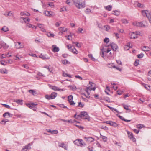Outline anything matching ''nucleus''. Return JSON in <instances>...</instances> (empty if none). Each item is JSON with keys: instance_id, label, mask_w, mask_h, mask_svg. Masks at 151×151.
<instances>
[{"instance_id": "obj_55", "label": "nucleus", "mask_w": 151, "mask_h": 151, "mask_svg": "<svg viewBox=\"0 0 151 151\" xmlns=\"http://www.w3.org/2000/svg\"><path fill=\"white\" fill-rule=\"evenodd\" d=\"M66 3L68 5H70L72 3V1L71 0H67Z\"/></svg>"}, {"instance_id": "obj_57", "label": "nucleus", "mask_w": 151, "mask_h": 151, "mask_svg": "<svg viewBox=\"0 0 151 151\" xmlns=\"http://www.w3.org/2000/svg\"><path fill=\"white\" fill-rule=\"evenodd\" d=\"M143 56L144 54L142 53H141L137 55V57L138 58H142L143 57Z\"/></svg>"}, {"instance_id": "obj_17", "label": "nucleus", "mask_w": 151, "mask_h": 151, "mask_svg": "<svg viewBox=\"0 0 151 151\" xmlns=\"http://www.w3.org/2000/svg\"><path fill=\"white\" fill-rule=\"evenodd\" d=\"M52 51L54 52H57L59 51V48L56 47V45H53L52 46Z\"/></svg>"}, {"instance_id": "obj_20", "label": "nucleus", "mask_w": 151, "mask_h": 151, "mask_svg": "<svg viewBox=\"0 0 151 151\" xmlns=\"http://www.w3.org/2000/svg\"><path fill=\"white\" fill-rule=\"evenodd\" d=\"M52 12H51L47 11H45L43 12L44 14L45 15L49 17L51 16L52 15Z\"/></svg>"}, {"instance_id": "obj_11", "label": "nucleus", "mask_w": 151, "mask_h": 151, "mask_svg": "<svg viewBox=\"0 0 151 151\" xmlns=\"http://www.w3.org/2000/svg\"><path fill=\"white\" fill-rule=\"evenodd\" d=\"M73 96L72 95H70L68 97V101L71 105H74L75 104V103L73 101Z\"/></svg>"}, {"instance_id": "obj_54", "label": "nucleus", "mask_w": 151, "mask_h": 151, "mask_svg": "<svg viewBox=\"0 0 151 151\" xmlns=\"http://www.w3.org/2000/svg\"><path fill=\"white\" fill-rule=\"evenodd\" d=\"M114 36L116 39H118L119 38V34L117 33H114Z\"/></svg>"}, {"instance_id": "obj_47", "label": "nucleus", "mask_w": 151, "mask_h": 151, "mask_svg": "<svg viewBox=\"0 0 151 151\" xmlns=\"http://www.w3.org/2000/svg\"><path fill=\"white\" fill-rule=\"evenodd\" d=\"M119 117L121 119H122V120H123L124 121H125V122H130L131 121L130 120H127V119H125L124 118L121 116H119Z\"/></svg>"}, {"instance_id": "obj_46", "label": "nucleus", "mask_w": 151, "mask_h": 151, "mask_svg": "<svg viewBox=\"0 0 151 151\" xmlns=\"http://www.w3.org/2000/svg\"><path fill=\"white\" fill-rule=\"evenodd\" d=\"M107 66L109 68H114L115 67V66L113 63H109L107 64Z\"/></svg>"}, {"instance_id": "obj_41", "label": "nucleus", "mask_w": 151, "mask_h": 151, "mask_svg": "<svg viewBox=\"0 0 151 151\" xmlns=\"http://www.w3.org/2000/svg\"><path fill=\"white\" fill-rule=\"evenodd\" d=\"M113 14L116 16H118L120 14V12L119 11L116 10L113 11Z\"/></svg>"}, {"instance_id": "obj_32", "label": "nucleus", "mask_w": 151, "mask_h": 151, "mask_svg": "<svg viewBox=\"0 0 151 151\" xmlns=\"http://www.w3.org/2000/svg\"><path fill=\"white\" fill-rule=\"evenodd\" d=\"M143 85L147 90L149 91L151 90V87L149 85L146 84H143Z\"/></svg>"}, {"instance_id": "obj_4", "label": "nucleus", "mask_w": 151, "mask_h": 151, "mask_svg": "<svg viewBox=\"0 0 151 151\" xmlns=\"http://www.w3.org/2000/svg\"><path fill=\"white\" fill-rule=\"evenodd\" d=\"M96 88V85L95 83L90 81L88 86L86 88L85 90L88 94L89 95L90 93L89 91H90L92 90L94 91L95 90Z\"/></svg>"}, {"instance_id": "obj_52", "label": "nucleus", "mask_w": 151, "mask_h": 151, "mask_svg": "<svg viewBox=\"0 0 151 151\" xmlns=\"http://www.w3.org/2000/svg\"><path fill=\"white\" fill-rule=\"evenodd\" d=\"M3 45V47H4L5 48H7L9 47V46L6 45V43H5L4 42L2 43Z\"/></svg>"}, {"instance_id": "obj_64", "label": "nucleus", "mask_w": 151, "mask_h": 151, "mask_svg": "<svg viewBox=\"0 0 151 151\" xmlns=\"http://www.w3.org/2000/svg\"><path fill=\"white\" fill-rule=\"evenodd\" d=\"M104 28H105V30L106 31H108L110 29V27L108 25L104 26Z\"/></svg>"}, {"instance_id": "obj_40", "label": "nucleus", "mask_w": 151, "mask_h": 151, "mask_svg": "<svg viewBox=\"0 0 151 151\" xmlns=\"http://www.w3.org/2000/svg\"><path fill=\"white\" fill-rule=\"evenodd\" d=\"M63 76L64 77H68L70 78H71L72 77V75L69 74H68L67 73H65L64 72H63Z\"/></svg>"}, {"instance_id": "obj_3", "label": "nucleus", "mask_w": 151, "mask_h": 151, "mask_svg": "<svg viewBox=\"0 0 151 151\" xmlns=\"http://www.w3.org/2000/svg\"><path fill=\"white\" fill-rule=\"evenodd\" d=\"M76 119H79V118H81L83 119H89V117L87 112L85 111L81 112L80 115H77L75 114L74 116Z\"/></svg>"}, {"instance_id": "obj_37", "label": "nucleus", "mask_w": 151, "mask_h": 151, "mask_svg": "<svg viewBox=\"0 0 151 151\" xmlns=\"http://www.w3.org/2000/svg\"><path fill=\"white\" fill-rule=\"evenodd\" d=\"M65 37H67V39L69 40H71L72 39V34L71 33H70L69 35L68 36H65Z\"/></svg>"}, {"instance_id": "obj_34", "label": "nucleus", "mask_w": 151, "mask_h": 151, "mask_svg": "<svg viewBox=\"0 0 151 151\" xmlns=\"http://www.w3.org/2000/svg\"><path fill=\"white\" fill-rule=\"evenodd\" d=\"M21 19H22L25 23H26L27 22H29L30 20V19L28 17L24 18L23 17H21Z\"/></svg>"}, {"instance_id": "obj_38", "label": "nucleus", "mask_w": 151, "mask_h": 151, "mask_svg": "<svg viewBox=\"0 0 151 151\" xmlns=\"http://www.w3.org/2000/svg\"><path fill=\"white\" fill-rule=\"evenodd\" d=\"M112 8V6L111 5H109L106 6L105 7V8L106 10L108 11H110L111 10Z\"/></svg>"}, {"instance_id": "obj_14", "label": "nucleus", "mask_w": 151, "mask_h": 151, "mask_svg": "<svg viewBox=\"0 0 151 151\" xmlns=\"http://www.w3.org/2000/svg\"><path fill=\"white\" fill-rule=\"evenodd\" d=\"M105 123L107 124H109L111 126H113L114 127H116L118 126V124L115 122H112L111 121H107L105 122Z\"/></svg>"}, {"instance_id": "obj_10", "label": "nucleus", "mask_w": 151, "mask_h": 151, "mask_svg": "<svg viewBox=\"0 0 151 151\" xmlns=\"http://www.w3.org/2000/svg\"><path fill=\"white\" fill-rule=\"evenodd\" d=\"M15 46L17 49H20L24 47V45L23 43H21L20 42H15Z\"/></svg>"}, {"instance_id": "obj_45", "label": "nucleus", "mask_w": 151, "mask_h": 151, "mask_svg": "<svg viewBox=\"0 0 151 151\" xmlns=\"http://www.w3.org/2000/svg\"><path fill=\"white\" fill-rule=\"evenodd\" d=\"M123 107L126 110H128L129 111H130V110L129 109V107L128 106L125 104H123Z\"/></svg>"}, {"instance_id": "obj_43", "label": "nucleus", "mask_w": 151, "mask_h": 151, "mask_svg": "<svg viewBox=\"0 0 151 151\" xmlns=\"http://www.w3.org/2000/svg\"><path fill=\"white\" fill-rule=\"evenodd\" d=\"M100 138H101L104 142H106L107 140V138L106 136L101 135Z\"/></svg>"}, {"instance_id": "obj_27", "label": "nucleus", "mask_w": 151, "mask_h": 151, "mask_svg": "<svg viewBox=\"0 0 151 151\" xmlns=\"http://www.w3.org/2000/svg\"><path fill=\"white\" fill-rule=\"evenodd\" d=\"M29 146H30L29 144L25 146L22 149V151H27V149L30 148Z\"/></svg>"}, {"instance_id": "obj_18", "label": "nucleus", "mask_w": 151, "mask_h": 151, "mask_svg": "<svg viewBox=\"0 0 151 151\" xmlns=\"http://www.w3.org/2000/svg\"><path fill=\"white\" fill-rule=\"evenodd\" d=\"M39 57L43 60L49 59L50 58V57L46 55H44L42 54L40 55Z\"/></svg>"}, {"instance_id": "obj_63", "label": "nucleus", "mask_w": 151, "mask_h": 151, "mask_svg": "<svg viewBox=\"0 0 151 151\" xmlns=\"http://www.w3.org/2000/svg\"><path fill=\"white\" fill-rule=\"evenodd\" d=\"M61 24V22H57L55 24V26L56 27H58Z\"/></svg>"}, {"instance_id": "obj_42", "label": "nucleus", "mask_w": 151, "mask_h": 151, "mask_svg": "<svg viewBox=\"0 0 151 151\" xmlns=\"http://www.w3.org/2000/svg\"><path fill=\"white\" fill-rule=\"evenodd\" d=\"M59 30L60 31H62L64 32H66L68 30V29L64 28V27H60L59 28Z\"/></svg>"}, {"instance_id": "obj_49", "label": "nucleus", "mask_w": 151, "mask_h": 151, "mask_svg": "<svg viewBox=\"0 0 151 151\" xmlns=\"http://www.w3.org/2000/svg\"><path fill=\"white\" fill-rule=\"evenodd\" d=\"M29 92L30 93H32L33 95H35L36 94L35 91L34 90H29Z\"/></svg>"}, {"instance_id": "obj_30", "label": "nucleus", "mask_w": 151, "mask_h": 151, "mask_svg": "<svg viewBox=\"0 0 151 151\" xmlns=\"http://www.w3.org/2000/svg\"><path fill=\"white\" fill-rule=\"evenodd\" d=\"M20 14L21 16L26 15L28 16H29L30 15L29 13L26 12H21L20 13Z\"/></svg>"}, {"instance_id": "obj_62", "label": "nucleus", "mask_w": 151, "mask_h": 151, "mask_svg": "<svg viewBox=\"0 0 151 151\" xmlns=\"http://www.w3.org/2000/svg\"><path fill=\"white\" fill-rule=\"evenodd\" d=\"M122 22L124 24H127L128 23V21L126 19H122Z\"/></svg>"}, {"instance_id": "obj_25", "label": "nucleus", "mask_w": 151, "mask_h": 151, "mask_svg": "<svg viewBox=\"0 0 151 151\" xmlns=\"http://www.w3.org/2000/svg\"><path fill=\"white\" fill-rule=\"evenodd\" d=\"M136 127L139 129H141L142 128H145L146 127L143 124H137L136 125Z\"/></svg>"}, {"instance_id": "obj_50", "label": "nucleus", "mask_w": 151, "mask_h": 151, "mask_svg": "<svg viewBox=\"0 0 151 151\" xmlns=\"http://www.w3.org/2000/svg\"><path fill=\"white\" fill-rule=\"evenodd\" d=\"M88 56L89 58L91 59L93 61H95L96 60L95 58L93 57V55L92 54H89L88 55Z\"/></svg>"}, {"instance_id": "obj_48", "label": "nucleus", "mask_w": 151, "mask_h": 151, "mask_svg": "<svg viewBox=\"0 0 151 151\" xmlns=\"http://www.w3.org/2000/svg\"><path fill=\"white\" fill-rule=\"evenodd\" d=\"M137 6L139 7L143 8L144 7V6L143 4H142L140 3H137Z\"/></svg>"}, {"instance_id": "obj_59", "label": "nucleus", "mask_w": 151, "mask_h": 151, "mask_svg": "<svg viewBox=\"0 0 151 151\" xmlns=\"http://www.w3.org/2000/svg\"><path fill=\"white\" fill-rule=\"evenodd\" d=\"M45 98L48 100L52 99L50 95H46L45 96Z\"/></svg>"}, {"instance_id": "obj_22", "label": "nucleus", "mask_w": 151, "mask_h": 151, "mask_svg": "<svg viewBox=\"0 0 151 151\" xmlns=\"http://www.w3.org/2000/svg\"><path fill=\"white\" fill-rule=\"evenodd\" d=\"M59 147H62V148H64L65 150H67V145L63 143H62L59 144Z\"/></svg>"}, {"instance_id": "obj_58", "label": "nucleus", "mask_w": 151, "mask_h": 151, "mask_svg": "<svg viewBox=\"0 0 151 151\" xmlns=\"http://www.w3.org/2000/svg\"><path fill=\"white\" fill-rule=\"evenodd\" d=\"M139 60H135L134 63V65L135 66H137L139 64Z\"/></svg>"}, {"instance_id": "obj_51", "label": "nucleus", "mask_w": 151, "mask_h": 151, "mask_svg": "<svg viewBox=\"0 0 151 151\" xmlns=\"http://www.w3.org/2000/svg\"><path fill=\"white\" fill-rule=\"evenodd\" d=\"M105 92L107 94H108V95L109 94V93H108V92L107 91H110V89L109 88L108 86H106V89H105Z\"/></svg>"}, {"instance_id": "obj_19", "label": "nucleus", "mask_w": 151, "mask_h": 151, "mask_svg": "<svg viewBox=\"0 0 151 151\" xmlns=\"http://www.w3.org/2000/svg\"><path fill=\"white\" fill-rule=\"evenodd\" d=\"M61 63L64 65H66L70 64V62L66 59L62 60L61 61Z\"/></svg>"}, {"instance_id": "obj_44", "label": "nucleus", "mask_w": 151, "mask_h": 151, "mask_svg": "<svg viewBox=\"0 0 151 151\" xmlns=\"http://www.w3.org/2000/svg\"><path fill=\"white\" fill-rule=\"evenodd\" d=\"M44 24L40 23H38L37 24V25L36 27H38L40 29H41L42 27H44Z\"/></svg>"}, {"instance_id": "obj_24", "label": "nucleus", "mask_w": 151, "mask_h": 151, "mask_svg": "<svg viewBox=\"0 0 151 151\" xmlns=\"http://www.w3.org/2000/svg\"><path fill=\"white\" fill-rule=\"evenodd\" d=\"M27 26L29 28H31L32 29H36L37 28V27H36V26L34 25H33L31 24H29V23H27Z\"/></svg>"}, {"instance_id": "obj_53", "label": "nucleus", "mask_w": 151, "mask_h": 151, "mask_svg": "<svg viewBox=\"0 0 151 151\" xmlns=\"http://www.w3.org/2000/svg\"><path fill=\"white\" fill-rule=\"evenodd\" d=\"M10 115V114L8 112H6V113H4L3 115V116L4 117H5L7 116H9Z\"/></svg>"}, {"instance_id": "obj_35", "label": "nucleus", "mask_w": 151, "mask_h": 151, "mask_svg": "<svg viewBox=\"0 0 151 151\" xmlns=\"http://www.w3.org/2000/svg\"><path fill=\"white\" fill-rule=\"evenodd\" d=\"M150 49V47H148L144 46L142 48V50L144 51H149Z\"/></svg>"}, {"instance_id": "obj_13", "label": "nucleus", "mask_w": 151, "mask_h": 151, "mask_svg": "<svg viewBox=\"0 0 151 151\" xmlns=\"http://www.w3.org/2000/svg\"><path fill=\"white\" fill-rule=\"evenodd\" d=\"M108 46H109V47L112 48L113 50L116 51L118 49V47L117 45L114 43H112L110 45H108Z\"/></svg>"}, {"instance_id": "obj_6", "label": "nucleus", "mask_w": 151, "mask_h": 151, "mask_svg": "<svg viewBox=\"0 0 151 151\" xmlns=\"http://www.w3.org/2000/svg\"><path fill=\"white\" fill-rule=\"evenodd\" d=\"M73 143L76 145L81 147H82L86 145V143L81 139H76L74 141Z\"/></svg>"}, {"instance_id": "obj_21", "label": "nucleus", "mask_w": 151, "mask_h": 151, "mask_svg": "<svg viewBox=\"0 0 151 151\" xmlns=\"http://www.w3.org/2000/svg\"><path fill=\"white\" fill-rule=\"evenodd\" d=\"M13 14V13L11 12H6L4 14V15L6 17L12 16Z\"/></svg>"}, {"instance_id": "obj_1", "label": "nucleus", "mask_w": 151, "mask_h": 151, "mask_svg": "<svg viewBox=\"0 0 151 151\" xmlns=\"http://www.w3.org/2000/svg\"><path fill=\"white\" fill-rule=\"evenodd\" d=\"M100 55L104 58V57H110L113 55V52L111 51V49L109 46H105L101 50Z\"/></svg>"}, {"instance_id": "obj_7", "label": "nucleus", "mask_w": 151, "mask_h": 151, "mask_svg": "<svg viewBox=\"0 0 151 151\" xmlns=\"http://www.w3.org/2000/svg\"><path fill=\"white\" fill-rule=\"evenodd\" d=\"M140 33L138 32H131L129 33V37L130 39H136L137 38V35H139Z\"/></svg>"}, {"instance_id": "obj_28", "label": "nucleus", "mask_w": 151, "mask_h": 151, "mask_svg": "<svg viewBox=\"0 0 151 151\" xmlns=\"http://www.w3.org/2000/svg\"><path fill=\"white\" fill-rule=\"evenodd\" d=\"M68 88H69L70 90H71L73 91H75L77 89V88L76 86L74 85L69 86H68Z\"/></svg>"}, {"instance_id": "obj_5", "label": "nucleus", "mask_w": 151, "mask_h": 151, "mask_svg": "<svg viewBox=\"0 0 151 151\" xmlns=\"http://www.w3.org/2000/svg\"><path fill=\"white\" fill-rule=\"evenodd\" d=\"M132 24L136 26L145 27L147 25V23L144 21L141 22L135 21L132 23Z\"/></svg>"}, {"instance_id": "obj_60", "label": "nucleus", "mask_w": 151, "mask_h": 151, "mask_svg": "<svg viewBox=\"0 0 151 151\" xmlns=\"http://www.w3.org/2000/svg\"><path fill=\"white\" fill-rule=\"evenodd\" d=\"M49 6L52 8L54 7V5L53 2H49L48 3Z\"/></svg>"}, {"instance_id": "obj_16", "label": "nucleus", "mask_w": 151, "mask_h": 151, "mask_svg": "<svg viewBox=\"0 0 151 151\" xmlns=\"http://www.w3.org/2000/svg\"><path fill=\"white\" fill-rule=\"evenodd\" d=\"M132 47V45H131L130 42L127 43L126 45H125L124 47V48L125 50H127L129 49L130 48Z\"/></svg>"}, {"instance_id": "obj_31", "label": "nucleus", "mask_w": 151, "mask_h": 151, "mask_svg": "<svg viewBox=\"0 0 151 151\" xmlns=\"http://www.w3.org/2000/svg\"><path fill=\"white\" fill-rule=\"evenodd\" d=\"M9 30V28L6 26H4L1 29V31L3 32H6Z\"/></svg>"}, {"instance_id": "obj_39", "label": "nucleus", "mask_w": 151, "mask_h": 151, "mask_svg": "<svg viewBox=\"0 0 151 151\" xmlns=\"http://www.w3.org/2000/svg\"><path fill=\"white\" fill-rule=\"evenodd\" d=\"M47 36L49 37H53L55 36L54 34L50 32H48L47 34Z\"/></svg>"}, {"instance_id": "obj_26", "label": "nucleus", "mask_w": 151, "mask_h": 151, "mask_svg": "<svg viewBox=\"0 0 151 151\" xmlns=\"http://www.w3.org/2000/svg\"><path fill=\"white\" fill-rule=\"evenodd\" d=\"M57 93L55 92H52L50 94L52 99H54L57 96Z\"/></svg>"}, {"instance_id": "obj_12", "label": "nucleus", "mask_w": 151, "mask_h": 151, "mask_svg": "<svg viewBox=\"0 0 151 151\" xmlns=\"http://www.w3.org/2000/svg\"><path fill=\"white\" fill-rule=\"evenodd\" d=\"M86 141L89 143L93 142L94 140V138L91 137H85Z\"/></svg>"}, {"instance_id": "obj_15", "label": "nucleus", "mask_w": 151, "mask_h": 151, "mask_svg": "<svg viewBox=\"0 0 151 151\" xmlns=\"http://www.w3.org/2000/svg\"><path fill=\"white\" fill-rule=\"evenodd\" d=\"M142 13L143 16L147 17H148L150 14L149 12L147 10H142Z\"/></svg>"}, {"instance_id": "obj_61", "label": "nucleus", "mask_w": 151, "mask_h": 151, "mask_svg": "<svg viewBox=\"0 0 151 151\" xmlns=\"http://www.w3.org/2000/svg\"><path fill=\"white\" fill-rule=\"evenodd\" d=\"M67 47L68 48L69 50V51H70V50L72 49L73 47H72L71 45H68L67 46Z\"/></svg>"}, {"instance_id": "obj_9", "label": "nucleus", "mask_w": 151, "mask_h": 151, "mask_svg": "<svg viewBox=\"0 0 151 151\" xmlns=\"http://www.w3.org/2000/svg\"><path fill=\"white\" fill-rule=\"evenodd\" d=\"M127 134L128 135V137L129 139H130L133 142H135L136 141V139L134 137L132 133L129 132L127 131Z\"/></svg>"}, {"instance_id": "obj_23", "label": "nucleus", "mask_w": 151, "mask_h": 151, "mask_svg": "<svg viewBox=\"0 0 151 151\" xmlns=\"http://www.w3.org/2000/svg\"><path fill=\"white\" fill-rule=\"evenodd\" d=\"M0 72L3 74H7L8 73L7 70L4 68L0 69Z\"/></svg>"}, {"instance_id": "obj_56", "label": "nucleus", "mask_w": 151, "mask_h": 151, "mask_svg": "<svg viewBox=\"0 0 151 151\" xmlns=\"http://www.w3.org/2000/svg\"><path fill=\"white\" fill-rule=\"evenodd\" d=\"M84 105V104L81 102H79L78 104V106L81 107H83Z\"/></svg>"}, {"instance_id": "obj_8", "label": "nucleus", "mask_w": 151, "mask_h": 151, "mask_svg": "<svg viewBox=\"0 0 151 151\" xmlns=\"http://www.w3.org/2000/svg\"><path fill=\"white\" fill-rule=\"evenodd\" d=\"M49 87L51 89L55 91H63V89H59L58 87L54 86H52L50 85H48Z\"/></svg>"}, {"instance_id": "obj_36", "label": "nucleus", "mask_w": 151, "mask_h": 151, "mask_svg": "<svg viewBox=\"0 0 151 151\" xmlns=\"http://www.w3.org/2000/svg\"><path fill=\"white\" fill-rule=\"evenodd\" d=\"M14 101L16 102L17 104H20L21 105H22L23 104V100H20L19 99H16L14 100Z\"/></svg>"}, {"instance_id": "obj_29", "label": "nucleus", "mask_w": 151, "mask_h": 151, "mask_svg": "<svg viewBox=\"0 0 151 151\" xmlns=\"http://www.w3.org/2000/svg\"><path fill=\"white\" fill-rule=\"evenodd\" d=\"M70 51L72 52L74 54H77L78 53V52L77 50L74 47H73L72 49L70 50Z\"/></svg>"}, {"instance_id": "obj_33", "label": "nucleus", "mask_w": 151, "mask_h": 151, "mask_svg": "<svg viewBox=\"0 0 151 151\" xmlns=\"http://www.w3.org/2000/svg\"><path fill=\"white\" fill-rule=\"evenodd\" d=\"M78 32L79 33H84L86 32V30L82 28H79L78 29Z\"/></svg>"}, {"instance_id": "obj_2", "label": "nucleus", "mask_w": 151, "mask_h": 151, "mask_svg": "<svg viewBox=\"0 0 151 151\" xmlns=\"http://www.w3.org/2000/svg\"><path fill=\"white\" fill-rule=\"evenodd\" d=\"M73 1L75 6L78 9L83 8L86 6L85 1L81 0H73Z\"/></svg>"}]
</instances>
